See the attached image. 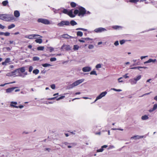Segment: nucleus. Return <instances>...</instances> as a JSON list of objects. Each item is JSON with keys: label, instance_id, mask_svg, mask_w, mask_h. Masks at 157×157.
I'll return each mask as SVG.
<instances>
[{"label": "nucleus", "instance_id": "obj_1", "mask_svg": "<svg viewBox=\"0 0 157 157\" xmlns=\"http://www.w3.org/2000/svg\"><path fill=\"white\" fill-rule=\"evenodd\" d=\"M84 81V79H83L77 80L68 86L69 89H70L73 88L74 87L82 83Z\"/></svg>", "mask_w": 157, "mask_h": 157}, {"label": "nucleus", "instance_id": "obj_2", "mask_svg": "<svg viewBox=\"0 0 157 157\" xmlns=\"http://www.w3.org/2000/svg\"><path fill=\"white\" fill-rule=\"evenodd\" d=\"M77 8L79 10V13L78 14V16L83 17L86 14V10L85 8L81 6H79Z\"/></svg>", "mask_w": 157, "mask_h": 157}, {"label": "nucleus", "instance_id": "obj_3", "mask_svg": "<svg viewBox=\"0 0 157 157\" xmlns=\"http://www.w3.org/2000/svg\"><path fill=\"white\" fill-rule=\"evenodd\" d=\"M4 21H10L14 19V17L12 14H5Z\"/></svg>", "mask_w": 157, "mask_h": 157}, {"label": "nucleus", "instance_id": "obj_4", "mask_svg": "<svg viewBox=\"0 0 157 157\" xmlns=\"http://www.w3.org/2000/svg\"><path fill=\"white\" fill-rule=\"evenodd\" d=\"M37 21L39 23H41L45 25H49L50 23V21L48 20L42 18L38 19Z\"/></svg>", "mask_w": 157, "mask_h": 157}, {"label": "nucleus", "instance_id": "obj_5", "mask_svg": "<svg viewBox=\"0 0 157 157\" xmlns=\"http://www.w3.org/2000/svg\"><path fill=\"white\" fill-rule=\"evenodd\" d=\"M70 22L68 21H62L58 23L57 25L59 27H62L64 25L69 26L70 25Z\"/></svg>", "mask_w": 157, "mask_h": 157}, {"label": "nucleus", "instance_id": "obj_6", "mask_svg": "<svg viewBox=\"0 0 157 157\" xmlns=\"http://www.w3.org/2000/svg\"><path fill=\"white\" fill-rule=\"evenodd\" d=\"M25 67H22L14 70L12 71V73L13 74V73L17 72H18V73H19L20 72L23 73L25 72Z\"/></svg>", "mask_w": 157, "mask_h": 157}, {"label": "nucleus", "instance_id": "obj_7", "mask_svg": "<svg viewBox=\"0 0 157 157\" xmlns=\"http://www.w3.org/2000/svg\"><path fill=\"white\" fill-rule=\"evenodd\" d=\"M107 30L105 28L102 27H99L95 29L94 31L96 33H102L107 31Z\"/></svg>", "mask_w": 157, "mask_h": 157}, {"label": "nucleus", "instance_id": "obj_8", "mask_svg": "<svg viewBox=\"0 0 157 157\" xmlns=\"http://www.w3.org/2000/svg\"><path fill=\"white\" fill-rule=\"evenodd\" d=\"M71 47L69 45L63 44L61 48V50L69 51L71 49Z\"/></svg>", "mask_w": 157, "mask_h": 157}, {"label": "nucleus", "instance_id": "obj_9", "mask_svg": "<svg viewBox=\"0 0 157 157\" xmlns=\"http://www.w3.org/2000/svg\"><path fill=\"white\" fill-rule=\"evenodd\" d=\"M39 36H40L38 34H32L26 36L25 37L29 39H32L34 38Z\"/></svg>", "mask_w": 157, "mask_h": 157}, {"label": "nucleus", "instance_id": "obj_10", "mask_svg": "<svg viewBox=\"0 0 157 157\" xmlns=\"http://www.w3.org/2000/svg\"><path fill=\"white\" fill-rule=\"evenodd\" d=\"M17 87H13L8 88L6 90V92L7 93H11Z\"/></svg>", "mask_w": 157, "mask_h": 157}, {"label": "nucleus", "instance_id": "obj_11", "mask_svg": "<svg viewBox=\"0 0 157 157\" xmlns=\"http://www.w3.org/2000/svg\"><path fill=\"white\" fill-rule=\"evenodd\" d=\"M91 70V68L89 67H85L82 68V71L84 72L90 71Z\"/></svg>", "mask_w": 157, "mask_h": 157}, {"label": "nucleus", "instance_id": "obj_12", "mask_svg": "<svg viewBox=\"0 0 157 157\" xmlns=\"http://www.w3.org/2000/svg\"><path fill=\"white\" fill-rule=\"evenodd\" d=\"M107 94V92L106 91L102 92L98 96V99H101L102 97H104Z\"/></svg>", "mask_w": 157, "mask_h": 157}, {"label": "nucleus", "instance_id": "obj_13", "mask_svg": "<svg viewBox=\"0 0 157 157\" xmlns=\"http://www.w3.org/2000/svg\"><path fill=\"white\" fill-rule=\"evenodd\" d=\"M144 137V136H138V135H136L135 136H132L131 137V139H134L135 140L137 139H139L140 138H142Z\"/></svg>", "mask_w": 157, "mask_h": 157}, {"label": "nucleus", "instance_id": "obj_14", "mask_svg": "<svg viewBox=\"0 0 157 157\" xmlns=\"http://www.w3.org/2000/svg\"><path fill=\"white\" fill-rule=\"evenodd\" d=\"M108 147L107 145H104L101 147L100 149L97 150V152H102L104 150V148H106Z\"/></svg>", "mask_w": 157, "mask_h": 157}, {"label": "nucleus", "instance_id": "obj_15", "mask_svg": "<svg viewBox=\"0 0 157 157\" xmlns=\"http://www.w3.org/2000/svg\"><path fill=\"white\" fill-rule=\"evenodd\" d=\"M73 9L70 10L68 12V14L71 17H75V15L73 14Z\"/></svg>", "mask_w": 157, "mask_h": 157}, {"label": "nucleus", "instance_id": "obj_16", "mask_svg": "<svg viewBox=\"0 0 157 157\" xmlns=\"http://www.w3.org/2000/svg\"><path fill=\"white\" fill-rule=\"evenodd\" d=\"M14 16L16 17H19L20 13L19 11L18 10H15L14 12Z\"/></svg>", "mask_w": 157, "mask_h": 157}, {"label": "nucleus", "instance_id": "obj_17", "mask_svg": "<svg viewBox=\"0 0 157 157\" xmlns=\"http://www.w3.org/2000/svg\"><path fill=\"white\" fill-rule=\"evenodd\" d=\"M112 28H113L115 30H118L121 29L122 28V27L121 26H118V25H113L112 26Z\"/></svg>", "mask_w": 157, "mask_h": 157}, {"label": "nucleus", "instance_id": "obj_18", "mask_svg": "<svg viewBox=\"0 0 157 157\" xmlns=\"http://www.w3.org/2000/svg\"><path fill=\"white\" fill-rule=\"evenodd\" d=\"M129 82L132 85L135 84L137 83V82L134 78L130 79Z\"/></svg>", "mask_w": 157, "mask_h": 157}, {"label": "nucleus", "instance_id": "obj_19", "mask_svg": "<svg viewBox=\"0 0 157 157\" xmlns=\"http://www.w3.org/2000/svg\"><path fill=\"white\" fill-rule=\"evenodd\" d=\"M149 118V117L148 116L146 115H144V116H143L141 117V119L143 120H146L148 119Z\"/></svg>", "mask_w": 157, "mask_h": 157}, {"label": "nucleus", "instance_id": "obj_20", "mask_svg": "<svg viewBox=\"0 0 157 157\" xmlns=\"http://www.w3.org/2000/svg\"><path fill=\"white\" fill-rule=\"evenodd\" d=\"M9 3V2L7 0L3 1L2 4L3 6H7Z\"/></svg>", "mask_w": 157, "mask_h": 157}, {"label": "nucleus", "instance_id": "obj_21", "mask_svg": "<svg viewBox=\"0 0 157 157\" xmlns=\"http://www.w3.org/2000/svg\"><path fill=\"white\" fill-rule=\"evenodd\" d=\"M70 23L71 25L73 26L76 25L77 24V23L74 20L71 21Z\"/></svg>", "mask_w": 157, "mask_h": 157}, {"label": "nucleus", "instance_id": "obj_22", "mask_svg": "<svg viewBox=\"0 0 157 157\" xmlns=\"http://www.w3.org/2000/svg\"><path fill=\"white\" fill-rule=\"evenodd\" d=\"M61 36L63 38L69 39V35L67 34H64L61 35Z\"/></svg>", "mask_w": 157, "mask_h": 157}, {"label": "nucleus", "instance_id": "obj_23", "mask_svg": "<svg viewBox=\"0 0 157 157\" xmlns=\"http://www.w3.org/2000/svg\"><path fill=\"white\" fill-rule=\"evenodd\" d=\"M35 41L37 43H38L39 44H41L42 43V39H40V38H39V39H36L35 40Z\"/></svg>", "mask_w": 157, "mask_h": 157}, {"label": "nucleus", "instance_id": "obj_24", "mask_svg": "<svg viewBox=\"0 0 157 157\" xmlns=\"http://www.w3.org/2000/svg\"><path fill=\"white\" fill-rule=\"evenodd\" d=\"M5 14H0V19L4 21Z\"/></svg>", "mask_w": 157, "mask_h": 157}, {"label": "nucleus", "instance_id": "obj_25", "mask_svg": "<svg viewBox=\"0 0 157 157\" xmlns=\"http://www.w3.org/2000/svg\"><path fill=\"white\" fill-rule=\"evenodd\" d=\"M77 35L78 36L81 37L83 35V33L81 31H78L77 32Z\"/></svg>", "mask_w": 157, "mask_h": 157}, {"label": "nucleus", "instance_id": "obj_26", "mask_svg": "<svg viewBox=\"0 0 157 157\" xmlns=\"http://www.w3.org/2000/svg\"><path fill=\"white\" fill-rule=\"evenodd\" d=\"M141 75H139L136 77L134 78L135 79L136 81L139 80L141 78Z\"/></svg>", "mask_w": 157, "mask_h": 157}, {"label": "nucleus", "instance_id": "obj_27", "mask_svg": "<svg viewBox=\"0 0 157 157\" xmlns=\"http://www.w3.org/2000/svg\"><path fill=\"white\" fill-rule=\"evenodd\" d=\"M70 5L72 7L74 8L76 6L77 4L74 2H72L71 3Z\"/></svg>", "mask_w": 157, "mask_h": 157}, {"label": "nucleus", "instance_id": "obj_28", "mask_svg": "<svg viewBox=\"0 0 157 157\" xmlns=\"http://www.w3.org/2000/svg\"><path fill=\"white\" fill-rule=\"evenodd\" d=\"M151 62L154 63L153 59H150L144 62V64L150 63Z\"/></svg>", "mask_w": 157, "mask_h": 157}, {"label": "nucleus", "instance_id": "obj_29", "mask_svg": "<svg viewBox=\"0 0 157 157\" xmlns=\"http://www.w3.org/2000/svg\"><path fill=\"white\" fill-rule=\"evenodd\" d=\"M13 107L16 108H19L20 109H22L23 108L24 106L22 105H20L18 106H17L15 105H13Z\"/></svg>", "mask_w": 157, "mask_h": 157}, {"label": "nucleus", "instance_id": "obj_30", "mask_svg": "<svg viewBox=\"0 0 157 157\" xmlns=\"http://www.w3.org/2000/svg\"><path fill=\"white\" fill-rule=\"evenodd\" d=\"M15 25L14 24H12L11 25H9L8 27V29H11L12 28H14L15 27Z\"/></svg>", "mask_w": 157, "mask_h": 157}, {"label": "nucleus", "instance_id": "obj_31", "mask_svg": "<svg viewBox=\"0 0 157 157\" xmlns=\"http://www.w3.org/2000/svg\"><path fill=\"white\" fill-rule=\"evenodd\" d=\"M16 75L17 76H19L21 77L22 78H24L25 77V76L24 75V74H22L20 72H19V73H18V74L17 75Z\"/></svg>", "mask_w": 157, "mask_h": 157}, {"label": "nucleus", "instance_id": "obj_32", "mask_svg": "<svg viewBox=\"0 0 157 157\" xmlns=\"http://www.w3.org/2000/svg\"><path fill=\"white\" fill-rule=\"evenodd\" d=\"M52 10L53 11V12L55 13H59V9H58L57 10H56L54 8H52Z\"/></svg>", "mask_w": 157, "mask_h": 157}, {"label": "nucleus", "instance_id": "obj_33", "mask_svg": "<svg viewBox=\"0 0 157 157\" xmlns=\"http://www.w3.org/2000/svg\"><path fill=\"white\" fill-rule=\"evenodd\" d=\"M39 70L37 69H35V70H34L33 71V73L35 74V75H37V74H38L39 73Z\"/></svg>", "mask_w": 157, "mask_h": 157}, {"label": "nucleus", "instance_id": "obj_34", "mask_svg": "<svg viewBox=\"0 0 157 157\" xmlns=\"http://www.w3.org/2000/svg\"><path fill=\"white\" fill-rule=\"evenodd\" d=\"M44 49V46H39L37 47V49L39 51H43Z\"/></svg>", "mask_w": 157, "mask_h": 157}, {"label": "nucleus", "instance_id": "obj_35", "mask_svg": "<svg viewBox=\"0 0 157 157\" xmlns=\"http://www.w3.org/2000/svg\"><path fill=\"white\" fill-rule=\"evenodd\" d=\"M79 48V46L78 45H74L73 47V49L74 50H78Z\"/></svg>", "mask_w": 157, "mask_h": 157}, {"label": "nucleus", "instance_id": "obj_36", "mask_svg": "<svg viewBox=\"0 0 157 157\" xmlns=\"http://www.w3.org/2000/svg\"><path fill=\"white\" fill-rule=\"evenodd\" d=\"M40 58L38 57H34L33 58V59L34 61H38L39 60Z\"/></svg>", "mask_w": 157, "mask_h": 157}, {"label": "nucleus", "instance_id": "obj_37", "mask_svg": "<svg viewBox=\"0 0 157 157\" xmlns=\"http://www.w3.org/2000/svg\"><path fill=\"white\" fill-rule=\"evenodd\" d=\"M141 67H131L130 68V69H138L140 71H141V70L140 69V68H141Z\"/></svg>", "mask_w": 157, "mask_h": 157}, {"label": "nucleus", "instance_id": "obj_38", "mask_svg": "<svg viewBox=\"0 0 157 157\" xmlns=\"http://www.w3.org/2000/svg\"><path fill=\"white\" fill-rule=\"evenodd\" d=\"M139 1V0H129V2L132 3H136Z\"/></svg>", "mask_w": 157, "mask_h": 157}, {"label": "nucleus", "instance_id": "obj_39", "mask_svg": "<svg viewBox=\"0 0 157 157\" xmlns=\"http://www.w3.org/2000/svg\"><path fill=\"white\" fill-rule=\"evenodd\" d=\"M79 13V10H78L77 9L75 10L74 12V14H75L74 15H77V14H78Z\"/></svg>", "mask_w": 157, "mask_h": 157}, {"label": "nucleus", "instance_id": "obj_40", "mask_svg": "<svg viewBox=\"0 0 157 157\" xmlns=\"http://www.w3.org/2000/svg\"><path fill=\"white\" fill-rule=\"evenodd\" d=\"M84 40H92L93 39L91 38H90L88 37L87 38H82Z\"/></svg>", "mask_w": 157, "mask_h": 157}, {"label": "nucleus", "instance_id": "obj_41", "mask_svg": "<svg viewBox=\"0 0 157 157\" xmlns=\"http://www.w3.org/2000/svg\"><path fill=\"white\" fill-rule=\"evenodd\" d=\"M90 74L91 75H97V74L96 73V71H92L90 72Z\"/></svg>", "mask_w": 157, "mask_h": 157}, {"label": "nucleus", "instance_id": "obj_42", "mask_svg": "<svg viewBox=\"0 0 157 157\" xmlns=\"http://www.w3.org/2000/svg\"><path fill=\"white\" fill-rule=\"evenodd\" d=\"M42 66L44 67H47L51 66V65L48 63H44L42 64Z\"/></svg>", "mask_w": 157, "mask_h": 157}, {"label": "nucleus", "instance_id": "obj_43", "mask_svg": "<svg viewBox=\"0 0 157 157\" xmlns=\"http://www.w3.org/2000/svg\"><path fill=\"white\" fill-rule=\"evenodd\" d=\"M17 102H14V101H12L11 102V104H10V106L11 107H13V106L11 105H17Z\"/></svg>", "mask_w": 157, "mask_h": 157}, {"label": "nucleus", "instance_id": "obj_44", "mask_svg": "<svg viewBox=\"0 0 157 157\" xmlns=\"http://www.w3.org/2000/svg\"><path fill=\"white\" fill-rule=\"evenodd\" d=\"M10 59L9 58H6L5 61L7 63H9L10 62Z\"/></svg>", "mask_w": 157, "mask_h": 157}, {"label": "nucleus", "instance_id": "obj_45", "mask_svg": "<svg viewBox=\"0 0 157 157\" xmlns=\"http://www.w3.org/2000/svg\"><path fill=\"white\" fill-rule=\"evenodd\" d=\"M68 12V10L67 9H64L63 11V13L66 14H67Z\"/></svg>", "mask_w": 157, "mask_h": 157}, {"label": "nucleus", "instance_id": "obj_46", "mask_svg": "<svg viewBox=\"0 0 157 157\" xmlns=\"http://www.w3.org/2000/svg\"><path fill=\"white\" fill-rule=\"evenodd\" d=\"M65 97V96H61L60 97L56 98V100L57 101H59L60 100L63 99V98H64Z\"/></svg>", "mask_w": 157, "mask_h": 157}, {"label": "nucleus", "instance_id": "obj_47", "mask_svg": "<svg viewBox=\"0 0 157 157\" xmlns=\"http://www.w3.org/2000/svg\"><path fill=\"white\" fill-rule=\"evenodd\" d=\"M101 64H97L95 67L96 68H101Z\"/></svg>", "mask_w": 157, "mask_h": 157}, {"label": "nucleus", "instance_id": "obj_48", "mask_svg": "<svg viewBox=\"0 0 157 157\" xmlns=\"http://www.w3.org/2000/svg\"><path fill=\"white\" fill-rule=\"evenodd\" d=\"M56 59L55 57L51 58L50 59V61L51 62H53L56 61Z\"/></svg>", "mask_w": 157, "mask_h": 157}, {"label": "nucleus", "instance_id": "obj_49", "mask_svg": "<svg viewBox=\"0 0 157 157\" xmlns=\"http://www.w3.org/2000/svg\"><path fill=\"white\" fill-rule=\"evenodd\" d=\"M157 108V103L155 104L153 108V110H155Z\"/></svg>", "mask_w": 157, "mask_h": 157}, {"label": "nucleus", "instance_id": "obj_50", "mask_svg": "<svg viewBox=\"0 0 157 157\" xmlns=\"http://www.w3.org/2000/svg\"><path fill=\"white\" fill-rule=\"evenodd\" d=\"M48 48L49 49V51H50V52H52L54 50V48H53V47H49Z\"/></svg>", "mask_w": 157, "mask_h": 157}, {"label": "nucleus", "instance_id": "obj_51", "mask_svg": "<svg viewBox=\"0 0 157 157\" xmlns=\"http://www.w3.org/2000/svg\"><path fill=\"white\" fill-rule=\"evenodd\" d=\"M10 33L8 32L4 33V35L6 36H9L10 35Z\"/></svg>", "mask_w": 157, "mask_h": 157}, {"label": "nucleus", "instance_id": "obj_52", "mask_svg": "<svg viewBox=\"0 0 157 157\" xmlns=\"http://www.w3.org/2000/svg\"><path fill=\"white\" fill-rule=\"evenodd\" d=\"M125 42V40H121L120 41V43L122 45Z\"/></svg>", "mask_w": 157, "mask_h": 157}, {"label": "nucleus", "instance_id": "obj_53", "mask_svg": "<svg viewBox=\"0 0 157 157\" xmlns=\"http://www.w3.org/2000/svg\"><path fill=\"white\" fill-rule=\"evenodd\" d=\"M51 87L52 89H55L56 87L55 85L54 84H52L51 85Z\"/></svg>", "mask_w": 157, "mask_h": 157}, {"label": "nucleus", "instance_id": "obj_54", "mask_svg": "<svg viewBox=\"0 0 157 157\" xmlns=\"http://www.w3.org/2000/svg\"><path fill=\"white\" fill-rule=\"evenodd\" d=\"M128 74H126L123 75V77L125 78H129V76L127 75Z\"/></svg>", "mask_w": 157, "mask_h": 157}, {"label": "nucleus", "instance_id": "obj_55", "mask_svg": "<svg viewBox=\"0 0 157 157\" xmlns=\"http://www.w3.org/2000/svg\"><path fill=\"white\" fill-rule=\"evenodd\" d=\"M57 98V97H55L50 98H48V100H53L56 98Z\"/></svg>", "mask_w": 157, "mask_h": 157}, {"label": "nucleus", "instance_id": "obj_56", "mask_svg": "<svg viewBox=\"0 0 157 157\" xmlns=\"http://www.w3.org/2000/svg\"><path fill=\"white\" fill-rule=\"evenodd\" d=\"M14 73H13V74H12V72L11 73H8L6 75L8 76H11V75H15V74Z\"/></svg>", "mask_w": 157, "mask_h": 157}, {"label": "nucleus", "instance_id": "obj_57", "mask_svg": "<svg viewBox=\"0 0 157 157\" xmlns=\"http://www.w3.org/2000/svg\"><path fill=\"white\" fill-rule=\"evenodd\" d=\"M114 44L115 46H118V45H119V42L118 41H116L114 43Z\"/></svg>", "mask_w": 157, "mask_h": 157}, {"label": "nucleus", "instance_id": "obj_58", "mask_svg": "<svg viewBox=\"0 0 157 157\" xmlns=\"http://www.w3.org/2000/svg\"><path fill=\"white\" fill-rule=\"evenodd\" d=\"M33 69V67L32 66H30L29 67V72H31L32 71V70Z\"/></svg>", "mask_w": 157, "mask_h": 157}, {"label": "nucleus", "instance_id": "obj_59", "mask_svg": "<svg viewBox=\"0 0 157 157\" xmlns=\"http://www.w3.org/2000/svg\"><path fill=\"white\" fill-rule=\"evenodd\" d=\"M94 47V46L93 45H90L88 46V48L90 49H92Z\"/></svg>", "mask_w": 157, "mask_h": 157}, {"label": "nucleus", "instance_id": "obj_60", "mask_svg": "<svg viewBox=\"0 0 157 157\" xmlns=\"http://www.w3.org/2000/svg\"><path fill=\"white\" fill-rule=\"evenodd\" d=\"M122 78V77H120V78H119L118 79V82H123V80H121V79Z\"/></svg>", "mask_w": 157, "mask_h": 157}, {"label": "nucleus", "instance_id": "obj_61", "mask_svg": "<svg viewBox=\"0 0 157 157\" xmlns=\"http://www.w3.org/2000/svg\"><path fill=\"white\" fill-rule=\"evenodd\" d=\"M5 28V26L2 25V24H0V28L1 29H3Z\"/></svg>", "mask_w": 157, "mask_h": 157}, {"label": "nucleus", "instance_id": "obj_62", "mask_svg": "<svg viewBox=\"0 0 157 157\" xmlns=\"http://www.w3.org/2000/svg\"><path fill=\"white\" fill-rule=\"evenodd\" d=\"M152 80V79L151 78H150V79H149L148 80H147L146 82V83H147V82H148V83H151V81Z\"/></svg>", "mask_w": 157, "mask_h": 157}, {"label": "nucleus", "instance_id": "obj_63", "mask_svg": "<svg viewBox=\"0 0 157 157\" xmlns=\"http://www.w3.org/2000/svg\"><path fill=\"white\" fill-rule=\"evenodd\" d=\"M9 84V83H5L3 84L0 85V86H4L6 85Z\"/></svg>", "mask_w": 157, "mask_h": 157}, {"label": "nucleus", "instance_id": "obj_64", "mask_svg": "<svg viewBox=\"0 0 157 157\" xmlns=\"http://www.w3.org/2000/svg\"><path fill=\"white\" fill-rule=\"evenodd\" d=\"M6 48L8 51H10L11 50V48L9 47H6Z\"/></svg>", "mask_w": 157, "mask_h": 157}]
</instances>
